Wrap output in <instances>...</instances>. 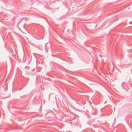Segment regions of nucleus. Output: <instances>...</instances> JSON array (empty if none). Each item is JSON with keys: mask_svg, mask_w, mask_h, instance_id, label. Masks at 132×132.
<instances>
[{"mask_svg": "<svg viewBox=\"0 0 132 132\" xmlns=\"http://www.w3.org/2000/svg\"><path fill=\"white\" fill-rule=\"evenodd\" d=\"M106 102H107L106 101H105V103H106Z\"/></svg>", "mask_w": 132, "mask_h": 132, "instance_id": "obj_1", "label": "nucleus"}]
</instances>
